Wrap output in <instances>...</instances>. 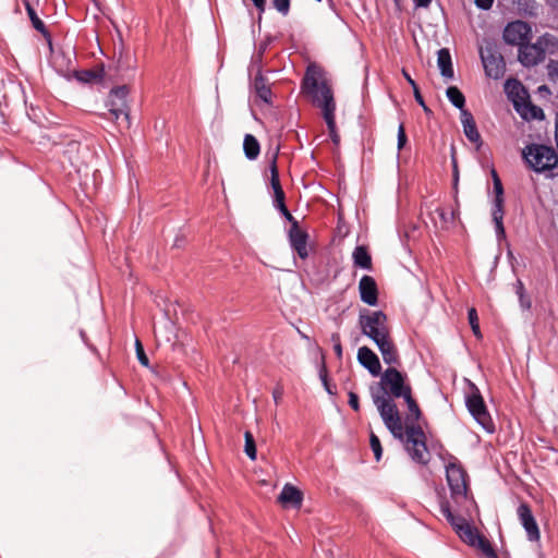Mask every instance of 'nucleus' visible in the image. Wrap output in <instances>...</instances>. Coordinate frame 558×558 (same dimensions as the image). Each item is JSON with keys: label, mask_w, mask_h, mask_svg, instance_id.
Instances as JSON below:
<instances>
[{"label": "nucleus", "mask_w": 558, "mask_h": 558, "mask_svg": "<svg viewBox=\"0 0 558 558\" xmlns=\"http://www.w3.org/2000/svg\"><path fill=\"white\" fill-rule=\"evenodd\" d=\"M412 392L407 374L396 367H388L380 380L369 387V395L386 428L395 438L402 437V421L395 399Z\"/></svg>", "instance_id": "obj_1"}, {"label": "nucleus", "mask_w": 558, "mask_h": 558, "mask_svg": "<svg viewBox=\"0 0 558 558\" xmlns=\"http://www.w3.org/2000/svg\"><path fill=\"white\" fill-rule=\"evenodd\" d=\"M302 90L312 98L315 106L323 110V117L328 126L330 138L333 144L338 145L340 136L337 133L335 121L336 104L331 87L320 66L312 63L306 68L302 80Z\"/></svg>", "instance_id": "obj_2"}, {"label": "nucleus", "mask_w": 558, "mask_h": 558, "mask_svg": "<svg viewBox=\"0 0 558 558\" xmlns=\"http://www.w3.org/2000/svg\"><path fill=\"white\" fill-rule=\"evenodd\" d=\"M398 439L405 442V450L414 462L423 465L428 463L426 436L418 424H408L405 428L402 426V437Z\"/></svg>", "instance_id": "obj_3"}, {"label": "nucleus", "mask_w": 558, "mask_h": 558, "mask_svg": "<svg viewBox=\"0 0 558 558\" xmlns=\"http://www.w3.org/2000/svg\"><path fill=\"white\" fill-rule=\"evenodd\" d=\"M523 159L535 172L553 171L558 163L557 153L543 144L526 145L522 151Z\"/></svg>", "instance_id": "obj_4"}, {"label": "nucleus", "mask_w": 558, "mask_h": 558, "mask_svg": "<svg viewBox=\"0 0 558 558\" xmlns=\"http://www.w3.org/2000/svg\"><path fill=\"white\" fill-rule=\"evenodd\" d=\"M359 325L361 332L374 342L390 335L388 317L380 310L373 312L362 311L359 315Z\"/></svg>", "instance_id": "obj_5"}, {"label": "nucleus", "mask_w": 558, "mask_h": 558, "mask_svg": "<svg viewBox=\"0 0 558 558\" xmlns=\"http://www.w3.org/2000/svg\"><path fill=\"white\" fill-rule=\"evenodd\" d=\"M468 474L458 460L452 457L446 465V478L450 489V496L454 502L469 500V486L466 482Z\"/></svg>", "instance_id": "obj_6"}, {"label": "nucleus", "mask_w": 558, "mask_h": 558, "mask_svg": "<svg viewBox=\"0 0 558 558\" xmlns=\"http://www.w3.org/2000/svg\"><path fill=\"white\" fill-rule=\"evenodd\" d=\"M465 405L472 417L488 433L495 432L494 421L487 410L478 388L471 384V392L465 397Z\"/></svg>", "instance_id": "obj_7"}, {"label": "nucleus", "mask_w": 558, "mask_h": 558, "mask_svg": "<svg viewBox=\"0 0 558 558\" xmlns=\"http://www.w3.org/2000/svg\"><path fill=\"white\" fill-rule=\"evenodd\" d=\"M129 88L125 85L117 86L109 93L107 104L109 113L114 120L121 119V125L124 129H130V107L128 104Z\"/></svg>", "instance_id": "obj_8"}, {"label": "nucleus", "mask_w": 558, "mask_h": 558, "mask_svg": "<svg viewBox=\"0 0 558 558\" xmlns=\"http://www.w3.org/2000/svg\"><path fill=\"white\" fill-rule=\"evenodd\" d=\"M553 39V36L545 34L539 36L533 44H530L529 41L523 44L519 48L518 54V59L521 64L524 66H534L542 62L546 57L547 47Z\"/></svg>", "instance_id": "obj_9"}, {"label": "nucleus", "mask_w": 558, "mask_h": 558, "mask_svg": "<svg viewBox=\"0 0 558 558\" xmlns=\"http://www.w3.org/2000/svg\"><path fill=\"white\" fill-rule=\"evenodd\" d=\"M495 197L492 204V218L495 223V231L498 240L506 238L504 227V186L497 171L493 168L490 171Z\"/></svg>", "instance_id": "obj_10"}, {"label": "nucleus", "mask_w": 558, "mask_h": 558, "mask_svg": "<svg viewBox=\"0 0 558 558\" xmlns=\"http://www.w3.org/2000/svg\"><path fill=\"white\" fill-rule=\"evenodd\" d=\"M480 57L484 66L485 74L494 80L504 76L506 63L501 53L492 45L480 49Z\"/></svg>", "instance_id": "obj_11"}, {"label": "nucleus", "mask_w": 558, "mask_h": 558, "mask_svg": "<svg viewBox=\"0 0 558 558\" xmlns=\"http://www.w3.org/2000/svg\"><path fill=\"white\" fill-rule=\"evenodd\" d=\"M531 36V26L520 20L508 23L502 33V38L508 45L518 46L519 48L530 41Z\"/></svg>", "instance_id": "obj_12"}, {"label": "nucleus", "mask_w": 558, "mask_h": 558, "mask_svg": "<svg viewBox=\"0 0 558 558\" xmlns=\"http://www.w3.org/2000/svg\"><path fill=\"white\" fill-rule=\"evenodd\" d=\"M265 51L264 47L259 48L258 53L253 58V63L257 64V74L254 77L252 83V87L256 94V96L266 104L271 102V88L267 83V80L264 77L262 73V58Z\"/></svg>", "instance_id": "obj_13"}, {"label": "nucleus", "mask_w": 558, "mask_h": 558, "mask_svg": "<svg viewBox=\"0 0 558 558\" xmlns=\"http://www.w3.org/2000/svg\"><path fill=\"white\" fill-rule=\"evenodd\" d=\"M517 513L520 523L526 532L527 539L531 542L539 541V529L530 506L527 504H521L517 509Z\"/></svg>", "instance_id": "obj_14"}, {"label": "nucleus", "mask_w": 558, "mask_h": 558, "mask_svg": "<svg viewBox=\"0 0 558 558\" xmlns=\"http://www.w3.org/2000/svg\"><path fill=\"white\" fill-rule=\"evenodd\" d=\"M307 240V232L300 229L298 221H293V226H291L289 230V242L291 247L298 253L299 257L302 259H305L308 256Z\"/></svg>", "instance_id": "obj_15"}, {"label": "nucleus", "mask_w": 558, "mask_h": 558, "mask_svg": "<svg viewBox=\"0 0 558 558\" xmlns=\"http://www.w3.org/2000/svg\"><path fill=\"white\" fill-rule=\"evenodd\" d=\"M359 292L361 301L369 306L378 303V287L375 279L364 275L359 282Z\"/></svg>", "instance_id": "obj_16"}, {"label": "nucleus", "mask_w": 558, "mask_h": 558, "mask_svg": "<svg viewBox=\"0 0 558 558\" xmlns=\"http://www.w3.org/2000/svg\"><path fill=\"white\" fill-rule=\"evenodd\" d=\"M357 361L364 368L369 372L371 375L378 376L380 374V361L368 347L364 345L359 349Z\"/></svg>", "instance_id": "obj_17"}, {"label": "nucleus", "mask_w": 558, "mask_h": 558, "mask_svg": "<svg viewBox=\"0 0 558 558\" xmlns=\"http://www.w3.org/2000/svg\"><path fill=\"white\" fill-rule=\"evenodd\" d=\"M379 352L381 353L383 360L386 364L395 367L400 365V357L398 350L390 339V335L375 342Z\"/></svg>", "instance_id": "obj_18"}, {"label": "nucleus", "mask_w": 558, "mask_h": 558, "mask_svg": "<svg viewBox=\"0 0 558 558\" xmlns=\"http://www.w3.org/2000/svg\"><path fill=\"white\" fill-rule=\"evenodd\" d=\"M461 123L465 137L475 144H481V135L478 133L473 114L470 111H463L461 116Z\"/></svg>", "instance_id": "obj_19"}, {"label": "nucleus", "mask_w": 558, "mask_h": 558, "mask_svg": "<svg viewBox=\"0 0 558 558\" xmlns=\"http://www.w3.org/2000/svg\"><path fill=\"white\" fill-rule=\"evenodd\" d=\"M278 499L282 505H291L295 508H300L303 501V495L296 487L286 484Z\"/></svg>", "instance_id": "obj_20"}, {"label": "nucleus", "mask_w": 558, "mask_h": 558, "mask_svg": "<svg viewBox=\"0 0 558 558\" xmlns=\"http://www.w3.org/2000/svg\"><path fill=\"white\" fill-rule=\"evenodd\" d=\"M437 65L440 75L446 80L453 78L454 72L452 66L451 54L448 48H441L437 52Z\"/></svg>", "instance_id": "obj_21"}, {"label": "nucleus", "mask_w": 558, "mask_h": 558, "mask_svg": "<svg viewBox=\"0 0 558 558\" xmlns=\"http://www.w3.org/2000/svg\"><path fill=\"white\" fill-rule=\"evenodd\" d=\"M440 512L447 519V521L454 529L457 534L460 531V527L463 529L469 522L462 515H457L451 511L450 505L448 501L444 500L440 502Z\"/></svg>", "instance_id": "obj_22"}, {"label": "nucleus", "mask_w": 558, "mask_h": 558, "mask_svg": "<svg viewBox=\"0 0 558 558\" xmlns=\"http://www.w3.org/2000/svg\"><path fill=\"white\" fill-rule=\"evenodd\" d=\"M270 170V185L274 190V199H280L286 197L284 192L282 190L280 179H279V171L277 167V156L272 157L271 163L269 166Z\"/></svg>", "instance_id": "obj_23"}, {"label": "nucleus", "mask_w": 558, "mask_h": 558, "mask_svg": "<svg viewBox=\"0 0 558 558\" xmlns=\"http://www.w3.org/2000/svg\"><path fill=\"white\" fill-rule=\"evenodd\" d=\"M352 257L354 266L367 270L372 269V257L365 246H356L353 251Z\"/></svg>", "instance_id": "obj_24"}, {"label": "nucleus", "mask_w": 558, "mask_h": 558, "mask_svg": "<svg viewBox=\"0 0 558 558\" xmlns=\"http://www.w3.org/2000/svg\"><path fill=\"white\" fill-rule=\"evenodd\" d=\"M23 3L25 5V10L27 12V15L32 22L33 27L39 32L43 36L46 38H50V33L48 32L45 23L38 17L35 9L31 4L28 0H23Z\"/></svg>", "instance_id": "obj_25"}, {"label": "nucleus", "mask_w": 558, "mask_h": 558, "mask_svg": "<svg viewBox=\"0 0 558 558\" xmlns=\"http://www.w3.org/2000/svg\"><path fill=\"white\" fill-rule=\"evenodd\" d=\"M408 407V415H407V422L408 424H417L422 416L421 409L415 401V399L412 396V392H409L407 396L402 398Z\"/></svg>", "instance_id": "obj_26"}, {"label": "nucleus", "mask_w": 558, "mask_h": 558, "mask_svg": "<svg viewBox=\"0 0 558 558\" xmlns=\"http://www.w3.org/2000/svg\"><path fill=\"white\" fill-rule=\"evenodd\" d=\"M244 155L248 160H255L260 153V145L256 137L252 134H246L243 141Z\"/></svg>", "instance_id": "obj_27"}, {"label": "nucleus", "mask_w": 558, "mask_h": 558, "mask_svg": "<svg viewBox=\"0 0 558 558\" xmlns=\"http://www.w3.org/2000/svg\"><path fill=\"white\" fill-rule=\"evenodd\" d=\"M446 95L449 101L452 104V106L458 108L461 111V113L463 111H468L464 108L465 97L457 86H449L446 90Z\"/></svg>", "instance_id": "obj_28"}, {"label": "nucleus", "mask_w": 558, "mask_h": 558, "mask_svg": "<svg viewBox=\"0 0 558 558\" xmlns=\"http://www.w3.org/2000/svg\"><path fill=\"white\" fill-rule=\"evenodd\" d=\"M458 535L464 543L470 546H475L476 541L481 536L477 530L471 526L469 523L464 525L463 529L460 527Z\"/></svg>", "instance_id": "obj_29"}, {"label": "nucleus", "mask_w": 558, "mask_h": 558, "mask_svg": "<svg viewBox=\"0 0 558 558\" xmlns=\"http://www.w3.org/2000/svg\"><path fill=\"white\" fill-rule=\"evenodd\" d=\"M75 78L82 83H92L102 77V71L96 72L93 70H82L74 73Z\"/></svg>", "instance_id": "obj_30"}, {"label": "nucleus", "mask_w": 558, "mask_h": 558, "mask_svg": "<svg viewBox=\"0 0 558 558\" xmlns=\"http://www.w3.org/2000/svg\"><path fill=\"white\" fill-rule=\"evenodd\" d=\"M474 547L478 548L486 556V558H499L490 542L483 535H481L476 541Z\"/></svg>", "instance_id": "obj_31"}, {"label": "nucleus", "mask_w": 558, "mask_h": 558, "mask_svg": "<svg viewBox=\"0 0 558 558\" xmlns=\"http://www.w3.org/2000/svg\"><path fill=\"white\" fill-rule=\"evenodd\" d=\"M244 438H245L244 451L251 460H255L257 450H256L255 439H254L252 433L245 432Z\"/></svg>", "instance_id": "obj_32"}, {"label": "nucleus", "mask_w": 558, "mask_h": 558, "mask_svg": "<svg viewBox=\"0 0 558 558\" xmlns=\"http://www.w3.org/2000/svg\"><path fill=\"white\" fill-rule=\"evenodd\" d=\"M468 318H469V323H470V326H471V329H472L474 336L478 339L482 338V332H481L480 324H478V316H477V312L474 307L469 308Z\"/></svg>", "instance_id": "obj_33"}, {"label": "nucleus", "mask_w": 558, "mask_h": 558, "mask_svg": "<svg viewBox=\"0 0 558 558\" xmlns=\"http://www.w3.org/2000/svg\"><path fill=\"white\" fill-rule=\"evenodd\" d=\"M286 197L280 199H274V207L280 211V214L293 226V221H298L289 211L284 203Z\"/></svg>", "instance_id": "obj_34"}, {"label": "nucleus", "mask_w": 558, "mask_h": 558, "mask_svg": "<svg viewBox=\"0 0 558 558\" xmlns=\"http://www.w3.org/2000/svg\"><path fill=\"white\" fill-rule=\"evenodd\" d=\"M369 445L374 452L376 461H379L383 456V447L378 436L374 432H371L369 434Z\"/></svg>", "instance_id": "obj_35"}, {"label": "nucleus", "mask_w": 558, "mask_h": 558, "mask_svg": "<svg viewBox=\"0 0 558 558\" xmlns=\"http://www.w3.org/2000/svg\"><path fill=\"white\" fill-rule=\"evenodd\" d=\"M135 351H136V356H137L138 362L143 366H148L149 360H148V357L144 351V348L138 339H136V341H135Z\"/></svg>", "instance_id": "obj_36"}, {"label": "nucleus", "mask_w": 558, "mask_h": 558, "mask_svg": "<svg viewBox=\"0 0 558 558\" xmlns=\"http://www.w3.org/2000/svg\"><path fill=\"white\" fill-rule=\"evenodd\" d=\"M290 3L291 0H272L274 8L283 16H287L289 14Z\"/></svg>", "instance_id": "obj_37"}, {"label": "nucleus", "mask_w": 558, "mask_h": 558, "mask_svg": "<svg viewBox=\"0 0 558 558\" xmlns=\"http://www.w3.org/2000/svg\"><path fill=\"white\" fill-rule=\"evenodd\" d=\"M547 75L551 82L558 81V61L549 60L547 63Z\"/></svg>", "instance_id": "obj_38"}, {"label": "nucleus", "mask_w": 558, "mask_h": 558, "mask_svg": "<svg viewBox=\"0 0 558 558\" xmlns=\"http://www.w3.org/2000/svg\"><path fill=\"white\" fill-rule=\"evenodd\" d=\"M330 341L333 344V351L339 360L342 359V345H341V339L340 335L338 332H333L330 336Z\"/></svg>", "instance_id": "obj_39"}, {"label": "nucleus", "mask_w": 558, "mask_h": 558, "mask_svg": "<svg viewBox=\"0 0 558 558\" xmlns=\"http://www.w3.org/2000/svg\"><path fill=\"white\" fill-rule=\"evenodd\" d=\"M407 134L403 123L401 122L398 128V135H397V147L398 150H401L405 144H407Z\"/></svg>", "instance_id": "obj_40"}, {"label": "nucleus", "mask_w": 558, "mask_h": 558, "mask_svg": "<svg viewBox=\"0 0 558 558\" xmlns=\"http://www.w3.org/2000/svg\"><path fill=\"white\" fill-rule=\"evenodd\" d=\"M413 94H414L415 101L423 108L424 112L426 114L432 113V110L425 104V100L420 92V88H415V92H413Z\"/></svg>", "instance_id": "obj_41"}, {"label": "nucleus", "mask_w": 558, "mask_h": 558, "mask_svg": "<svg viewBox=\"0 0 558 558\" xmlns=\"http://www.w3.org/2000/svg\"><path fill=\"white\" fill-rule=\"evenodd\" d=\"M440 217V219L446 223H451L454 220V213L453 211H446L445 209L438 208L436 210Z\"/></svg>", "instance_id": "obj_42"}, {"label": "nucleus", "mask_w": 558, "mask_h": 558, "mask_svg": "<svg viewBox=\"0 0 558 558\" xmlns=\"http://www.w3.org/2000/svg\"><path fill=\"white\" fill-rule=\"evenodd\" d=\"M451 160H452V182H453V187L457 189L458 183H459V170H458L457 158H456L453 151L451 155Z\"/></svg>", "instance_id": "obj_43"}, {"label": "nucleus", "mask_w": 558, "mask_h": 558, "mask_svg": "<svg viewBox=\"0 0 558 558\" xmlns=\"http://www.w3.org/2000/svg\"><path fill=\"white\" fill-rule=\"evenodd\" d=\"M349 405L354 411H359L360 410L359 396L355 392H353V391L349 392Z\"/></svg>", "instance_id": "obj_44"}, {"label": "nucleus", "mask_w": 558, "mask_h": 558, "mask_svg": "<svg viewBox=\"0 0 558 558\" xmlns=\"http://www.w3.org/2000/svg\"><path fill=\"white\" fill-rule=\"evenodd\" d=\"M318 373H319V378L322 380V384L324 385V387H327V384H328V373H327L326 365L324 363L322 364Z\"/></svg>", "instance_id": "obj_45"}, {"label": "nucleus", "mask_w": 558, "mask_h": 558, "mask_svg": "<svg viewBox=\"0 0 558 558\" xmlns=\"http://www.w3.org/2000/svg\"><path fill=\"white\" fill-rule=\"evenodd\" d=\"M476 7L482 10H488L492 8L494 0H474Z\"/></svg>", "instance_id": "obj_46"}, {"label": "nucleus", "mask_w": 558, "mask_h": 558, "mask_svg": "<svg viewBox=\"0 0 558 558\" xmlns=\"http://www.w3.org/2000/svg\"><path fill=\"white\" fill-rule=\"evenodd\" d=\"M402 75L407 80V82L411 85L413 92H415V88H418V86L415 83V81L411 77V75L408 73V71L403 69Z\"/></svg>", "instance_id": "obj_47"}, {"label": "nucleus", "mask_w": 558, "mask_h": 558, "mask_svg": "<svg viewBox=\"0 0 558 558\" xmlns=\"http://www.w3.org/2000/svg\"><path fill=\"white\" fill-rule=\"evenodd\" d=\"M257 11L262 14L265 12L266 9V0H251Z\"/></svg>", "instance_id": "obj_48"}, {"label": "nucleus", "mask_w": 558, "mask_h": 558, "mask_svg": "<svg viewBox=\"0 0 558 558\" xmlns=\"http://www.w3.org/2000/svg\"><path fill=\"white\" fill-rule=\"evenodd\" d=\"M416 8H428L432 0H413Z\"/></svg>", "instance_id": "obj_49"}, {"label": "nucleus", "mask_w": 558, "mask_h": 558, "mask_svg": "<svg viewBox=\"0 0 558 558\" xmlns=\"http://www.w3.org/2000/svg\"><path fill=\"white\" fill-rule=\"evenodd\" d=\"M272 397H274L275 402L278 403L282 397V389L278 388V389L274 390Z\"/></svg>", "instance_id": "obj_50"}, {"label": "nucleus", "mask_w": 558, "mask_h": 558, "mask_svg": "<svg viewBox=\"0 0 558 558\" xmlns=\"http://www.w3.org/2000/svg\"><path fill=\"white\" fill-rule=\"evenodd\" d=\"M523 290H524L523 283L521 281H518V293L520 294L521 298L523 295Z\"/></svg>", "instance_id": "obj_51"}, {"label": "nucleus", "mask_w": 558, "mask_h": 558, "mask_svg": "<svg viewBox=\"0 0 558 558\" xmlns=\"http://www.w3.org/2000/svg\"><path fill=\"white\" fill-rule=\"evenodd\" d=\"M325 389L329 395H335V391L331 389L329 383L327 384V387H325Z\"/></svg>", "instance_id": "obj_52"}, {"label": "nucleus", "mask_w": 558, "mask_h": 558, "mask_svg": "<svg viewBox=\"0 0 558 558\" xmlns=\"http://www.w3.org/2000/svg\"><path fill=\"white\" fill-rule=\"evenodd\" d=\"M533 109H534V111H538L541 114H543L542 109H539L537 107H534ZM533 117H535V118L537 117L536 112L533 113Z\"/></svg>", "instance_id": "obj_53"}, {"label": "nucleus", "mask_w": 558, "mask_h": 558, "mask_svg": "<svg viewBox=\"0 0 558 558\" xmlns=\"http://www.w3.org/2000/svg\"><path fill=\"white\" fill-rule=\"evenodd\" d=\"M395 2L398 4V3H399V0H395Z\"/></svg>", "instance_id": "obj_54"}]
</instances>
